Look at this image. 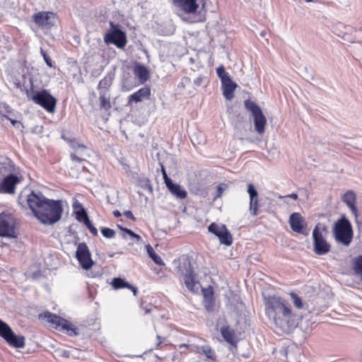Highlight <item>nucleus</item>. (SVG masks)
Returning <instances> with one entry per match:
<instances>
[{
  "label": "nucleus",
  "instance_id": "obj_12",
  "mask_svg": "<svg viewBox=\"0 0 362 362\" xmlns=\"http://www.w3.org/2000/svg\"><path fill=\"white\" fill-rule=\"evenodd\" d=\"M0 337H1L10 346L22 349L25 346V337L14 334L11 327L0 320Z\"/></svg>",
  "mask_w": 362,
  "mask_h": 362
},
{
  "label": "nucleus",
  "instance_id": "obj_47",
  "mask_svg": "<svg viewBox=\"0 0 362 362\" xmlns=\"http://www.w3.org/2000/svg\"><path fill=\"white\" fill-rule=\"evenodd\" d=\"M73 208H74V209H78V208H79V209H81V208H83V207H82L81 204L78 202H77V201H76V202H75L73 204Z\"/></svg>",
  "mask_w": 362,
  "mask_h": 362
},
{
  "label": "nucleus",
  "instance_id": "obj_29",
  "mask_svg": "<svg viewBox=\"0 0 362 362\" xmlns=\"http://www.w3.org/2000/svg\"><path fill=\"white\" fill-rule=\"evenodd\" d=\"M221 333L224 339L228 343L233 344L235 342L234 332L228 327H223L221 329Z\"/></svg>",
  "mask_w": 362,
  "mask_h": 362
},
{
  "label": "nucleus",
  "instance_id": "obj_48",
  "mask_svg": "<svg viewBox=\"0 0 362 362\" xmlns=\"http://www.w3.org/2000/svg\"><path fill=\"white\" fill-rule=\"evenodd\" d=\"M61 356H64L66 358L69 357V354L66 351H59Z\"/></svg>",
  "mask_w": 362,
  "mask_h": 362
},
{
  "label": "nucleus",
  "instance_id": "obj_1",
  "mask_svg": "<svg viewBox=\"0 0 362 362\" xmlns=\"http://www.w3.org/2000/svg\"><path fill=\"white\" fill-rule=\"evenodd\" d=\"M27 204L35 216L44 224H53L62 217V202L46 198L41 192H32L27 196Z\"/></svg>",
  "mask_w": 362,
  "mask_h": 362
},
{
  "label": "nucleus",
  "instance_id": "obj_16",
  "mask_svg": "<svg viewBox=\"0 0 362 362\" xmlns=\"http://www.w3.org/2000/svg\"><path fill=\"white\" fill-rule=\"evenodd\" d=\"M76 258L83 269H90L93 264V261L91 259L90 252L86 243H80L77 247Z\"/></svg>",
  "mask_w": 362,
  "mask_h": 362
},
{
  "label": "nucleus",
  "instance_id": "obj_25",
  "mask_svg": "<svg viewBox=\"0 0 362 362\" xmlns=\"http://www.w3.org/2000/svg\"><path fill=\"white\" fill-rule=\"evenodd\" d=\"M184 282L186 287L190 291H195L198 290V281L195 279L193 271L189 270L187 274H185L184 278Z\"/></svg>",
  "mask_w": 362,
  "mask_h": 362
},
{
  "label": "nucleus",
  "instance_id": "obj_20",
  "mask_svg": "<svg viewBox=\"0 0 362 362\" xmlns=\"http://www.w3.org/2000/svg\"><path fill=\"white\" fill-rule=\"evenodd\" d=\"M247 193L250 196V211L252 216H257L259 207L258 193L252 183L247 185Z\"/></svg>",
  "mask_w": 362,
  "mask_h": 362
},
{
  "label": "nucleus",
  "instance_id": "obj_17",
  "mask_svg": "<svg viewBox=\"0 0 362 362\" xmlns=\"http://www.w3.org/2000/svg\"><path fill=\"white\" fill-rule=\"evenodd\" d=\"M289 224L293 231L303 234V229L306 226L304 218L300 213L294 212L290 215Z\"/></svg>",
  "mask_w": 362,
  "mask_h": 362
},
{
  "label": "nucleus",
  "instance_id": "obj_43",
  "mask_svg": "<svg viewBox=\"0 0 362 362\" xmlns=\"http://www.w3.org/2000/svg\"><path fill=\"white\" fill-rule=\"evenodd\" d=\"M190 82V79L187 77H185L182 78V81L179 85V86H182V88H185L186 84Z\"/></svg>",
  "mask_w": 362,
  "mask_h": 362
},
{
  "label": "nucleus",
  "instance_id": "obj_7",
  "mask_svg": "<svg viewBox=\"0 0 362 362\" xmlns=\"http://www.w3.org/2000/svg\"><path fill=\"white\" fill-rule=\"evenodd\" d=\"M0 237L8 238L18 237L16 220L11 213L2 212L0 214Z\"/></svg>",
  "mask_w": 362,
  "mask_h": 362
},
{
  "label": "nucleus",
  "instance_id": "obj_45",
  "mask_svg": "<svg viewBox=\"0 0 362 362\" xmlns=\"http://www.w3.org/2000/svg\"><path fill=\"white\" fill-rule=\"evenodd\" d=\"M4 117H5L8 120H9L11 122V123L13 125V126H16V124H18L19 122L16 119H12L11 117H10L9 116H7V115H4Z\"/></svg>",
  "mask_w": 362,
  "mask_h": 362
},
{
  "label": "nucleus",
  "instance_id": "obj_8",
  "mask_svg": "<svg viewBox=\"0 0 362 362\" xmlns=\"http://www.w3.org/2000/svg\"><path fill=\"white\" fill-rule=\"evenodd\" d=\"M28 98L33 100L35 104L42 107L49 112H54L57 100L48 92V90L43 89L40 91H37L33 94L28 93Z\"/></svg>",
  "mask_w": 362,
  "mask_h": 362
},
{
  "label": "nucleus",
  "instance_id": "obj_31",
  "mask_svg": "<svg viewBox=\"0 0 362 362\" xmlns=\"http://www.w3.org/2000/svg\"><path fill=\"white\" fill-rule=\"evenodd\" d=\"M354 270L362 279V255L357 257L354 261Z\"/></svg>",
  "mask_w": 362,
  "mask_h": 362
},
{
  "label": "nucleus",
  "instance_id": "obj_30",
  "mask_svg": "<svg viewBox=\"0 0 362 362\" xmlns=\"http://www.w3.org/2000/svg\"><path fill=\"white\" fill-rule=\"evenodd\" d=\"M147 252L153 262L158 265H163L164 262L160 256L156 254L153 247L150 245L146 247Z\"/></svg>",
  "mask_w": 362,
  "mask_h": 362
},
{
  "label": "nucleus",
  "instance_id": "obj_11",
  "mask_svg": "<svg viewBox=\"0 0 362 362\" xmlns=\"http://www.w3.org/2000/svg\"><path fill=\"white\" fill-rule=\"evenodd\" d=\"M216 74L221 82V89L224 98L228 100H231L234 98V92L238 85L231 80L228 73L225 71L223 66H220L216 69Z\"/></svg>",
  "mask_w": 362,
  "mask_h": 362
},
{
  "label": "nucleus",
  "instance_id": "obj_46",
  "mask_svg": "<svg viewBox=\"0 0 362 362\" xmlns=\"http://www.w3.org/2000/svg\"><path fill=\"white\" fill-rule=\"evenodd\" d=\"M4 107L5 109V112L11 115H13V112L11 110V108L8 106V105H4Z\"/></svg>",
  "mask_w": 362,
  "mask_h": 362
},
{
  "label": "nucleus",
  "instance_id": "obj_2",
  "mask_svg": "<svg viewBox=\"0 0 362 362\" xmlns=\"http://www.w3.org/2000/svg\"><path fill=\"white\" fill-rule=\"evenodd\" d=\"M265 313L273 321L276 329L283 333L289 332L296 326V315L291 307L277 296L264 298Z\"/></svg>",
  "mask_w": 362,
  "mask_h": 362
},
{
  "label": "nucleus",
  "instance_id": "obj_6",
  "mask_svg": "<svg viewBox=\"0 0 362 362\" xmlns=\"http://www.w3.org/2000/svg\"><path fill=\"white\" fill-rule=\"evenodd\" d=\"M174 5L182 11L185 14L192 15V17L187 18L182 17V20L193 23L202 22L204 20V16L200 13L196 14L199 5L196 0H173Z\"/></svg>",
  "mask_w": 362,
  "mask_h": 362
},
{
  "label": "nucleus",
  "instance_id": "obj_41",
  "mask_svg": "<svg viewBox=\"0 0 362 362\" xmlns=\"http://www.w3.org/2000/svg\"><path fill=\"white\" fill-rule=\"evenodd\" d=\"M204 76H199L194 80V83L196 86H200L204 83Z\"/></svg>",
  "mask_w": 362,
  "mask_h": 362
},
{
  "label": "nucleus",
  "instance_id": "obj_28",
  "mask_svg": "<svg viewBox=\"0 0 362 362\" xmlns=\"http://www.w3.org/2000/svg\"><path fill=\"white\" fill-rule=\"evenodd\" d=\"M204 305L207 310H211L214 306V293L212 291L204 290Z\"/></svg>",
  "mask_w": 362,
  "mask_h": 362
},
{
  "label": "nucleus",
  "instance_id": "obj_26",
  "mask_svg": "<svg viewBox=\"0 0 362 362\" xmlns=\"http://www.w3.org/2000/svg\"><path fill=\"white\" fill-rule=\"evenodd\" d=\"M111 284L115 289L127 288L132 291L134 296H136L137 288L121 278H114L112 281Z\"/></svg>",
  "mask_w": 362,
  "mask_h": 362
},
{
  "label": "nucleus",
  "instance_id": "obj_40",
  "mask_svg": "<svg viewBox=\"0 0 362 362\" xmlns=\"http://www.w3.org/2000/svg\"><path fill=\"white\" fill-rule=\"evenodd\" d=\"M162 173H163V180H164V182H165V184L166 185V187L170 184L173 181L170 178H169L168 177V175L165 172V170L164 169V168L162 166Z\"/></svg>",
  "mask_w": 362,
  "mask_h": 362
},
{
  "label": "nucleus",
  "instance_id": "obj_35",
  "mask_svg": "<svg viewBox=\"0 0 362 362\" xmlns=\"http://www.w3.org/2000/svg\"><path fill=\"white\" fill-rule=\"evenodd\" d=\"M101 233L106 238H113L115 236V231L109 228H102Z\"/></svg>",
  "mask_w": 362,
  "mask_h": 362
},
{
  "label": "nucleus",
  "instance_id": "obj_13",
  "mask_svg": "<svg viewBox=\"0 0 362 362\" xmlns=\"http://www.w3.org/2000/svg\"><path fill=\"white\" fill-rule=\"evenodd\" d=\"M111 28L104 37L106 43H112L118 48H124L127 44V37L124 32L119 28L118 25L110 23Z\"/></svg>",
  "mask_w": 362,
  "mask_h": 362
},
{
  "label": "nucleus",
  "instance_id": "obj_27",
  "mask_svg": "<svg viewBox=\"0 0 362 362\" xmlns=\"http://www.w3.org/2000/svg\"><path fill=\"white\" fill-rule=\"evenodd\" d=\"M100 105L101 108L108 110L111 108V103L110 100L109 93L107 90L100 91Z\"/></svg>",
  "mask_w": 362,
  "mask_h": 362
},
{
  "label": "nucleus",
  "instance_id": "obj_37",
  "mask_svg": "<svg viewBox=\"0 0 362 362\" xmlns=\"http://www.w3.org/2000/svg\"><path fill=\"white\" fill-rule=\"evenodd\" d=\"M228 188V185L225 183H221L218 185L217 187V194L214 197V199H216L221 197L223 192L224 190H226Z\"/></svg>",
  "mask_w": 362,
  "mask_h": 362
},
{
  "label": "nucleus",
  "instance_id": "obj_14",
  "mask_svg": "<svg viewBox=\"0 0 362 362\" xmlns=\"http://www.w3.org/2000/svg\"><path fill=\"white\" fill-rule=\"evenodd\" d=\"M34 22L43 29H49L57 21V15L50 11H40L33 16Z\"/></svg>",
  "mask_w": 362,
  "mask_h": 362
},
{
  "label": "nucleus",
  "instance_id": "obj_44",
  "mask_svg": "<svg viewBox=\"0 0 362 362\" xmlns=\"http://www.w3.org/2000/svg\"><path fill=\"white\" fill-rule=\"evenodd\" d=\"M288 197L296 200L298 199V194L296 193H292V194H288L286 196H279L280 199H284V198H288Z\"/></svg>",
  "mask_w": 362,
  "mask_h": 362
},
{
  "label": "nucleus",
  "instance_id": "obj_21",
  "mask_svg": "<svg viewBox=\"0 0 362 362\" xmlns=\"http://www.w3.org/2000/svg\"><path fill=\"white\" fill-rule=\"evenodd\" d=\"M151 95V89L149 87L145 86L141 88L139 90L131 94L128 97V105L132 102L139 103L143 101L144 99L148 98Z\"/></svg>",
  "mask_w": 362,
  "mask_h": 362
},
{
  "label": "nucleus",
  "instance_id": "obj_33",
  "mask_svg": "<svg viewBox=\"0 0 362 362\" xmlns=\"http://www.w3.org/2000/svg\"><path fill=\"white\" fill-rule=\"evenodd\" d=\"M294 306L298 309H302L304 307V303L302 299L294 292L289 293Z\"/></svg>",
  "mask_w": 362,
  "mask_h": 362
},
{
  "label": "nucleus",
  "instance_id": "obj_51",
  "mask_svg": "<svg viewBox=\"0 0 362 362\" xmlns=\"http://www.w3.org/2000/svg\"><path fill=\"white\" fill-rule=\"evenodd\" d=\"M265 34H266V32L264 30L262 31L260 33L261 36H262V37H264L265 35Z\"/></svg>",
  "mask_w": 362,
  "mask_h": 362
},
{
  "label": "nucleus",
  "instance_id": "obj_9",
  "mask_svg": "<svg viewBox=\"0 0 362 362\" xmlns=\"http://www.w3.org/2000/svg\"><path fill=\"white\" fill-rule=\"evenodd\" d=\"M245 106L252 114L255 131L259 134H264L267 119L262 109L255 102L250 100L245 101Z\"/></svg>",
  "mask_w": 362,
  "mask_h": 362
},
{
  "label": "nucleus",
  "instance_id": "obj_39",
  "mask_svg": "<svg viewBox=\"0 0 362 362\" xmlns=\"http://www.w3.org/2000/svg\"><path fill=\"white\" fill-rule=\"evenodd\" d=\"M85 225L87 226V228L89 229L90 232L93 235H98V230L95 227H94L92 223H90L89 219H87L86 222H84Z\"/></svg>",
  "mask_w": 362,
  "mask_h": 362
},
{
  "label": "nucleus",
  "instance_id": "obj_23",
  "mask_svg": "<svg viewBox=\"0 0 362 362\" xmlns=\"http://www.w3.org/2000/svg\"><path fill=\"white\" fill-rule=\"evenodd\" d=\"M74 152L71 154V158L73 161L81 163L84 160L82 158L85 156L86 147L82 144H73L71 145Z\"/></svg>",
  "mask_w": 362,
  "mask_h": 362
},
{
  "label": "nucleus",
  "instance_id": "obj_34",
  "mask_svg": "<svg viewBox=\"0 0 362 362\" xmlns=\"http://www.w3.org/2000/svg\"><path fill=\"white\" fill-rule=\"evenodd\" d=\"M76 218L80 221L86 222L87 219H89L83 208H81L80 210L76 211Z\"/></svg>",
  "mask_w": 362,
  "mask_h": 362
},
{
  "label": "nucleus",
  "instance_id": "obj_5",
  "mask_svg": "<svg viewBox=\"0 0 362 362\" xmlns=\"http://www.w3.org/2000/svg\"><path fill=\"white\" fill-rule=\"evenodd\" d=\"M327 228L317 224L313 230V250L317 255H324L330 251L331 246L325 239Z\"/></svg>",
  "mask_w": 362,
  "mask_h": 362
},
{
  "label": "nucleus",
  "instance_id": "obj_52",
  "mask_svg": "<svg viewBox=\"0 0 362 362\" xmlns=\"http://www.w3.org/2000/svg\"><path fill=\"white\" fill-rule=\"evenodd\" d=\"M307 2H311L313 1V0H305Z\"/></svg>",
  "mask_w": 362,
  "mask_h": 362
},
{
  "label": "nucleus",
  "instance_id": "obj_22",
  "mask_svg": "<svg viewBox=\"0 0 362 362\" xmlns=\"http://www.w3.org/2000/svg\"><path fill=\"white\" fill-rule=\"evenodd\" d=\"M134 74L141 83H144L150 77L148 69L141 64H136L134 67Z\"/></svg>",
  "mask_w": 362,
  "mask_h": 362
},
{
  "label": "nucleus",
  "instance_id": "obj_18",
  "mask_svg": "<svg viewBox=\"0 0 362 362\" xmlns=\"http://www.w3.org/2000/svg\"><path fill=\"white\" fill-rule=\"evenodd\" d=\"M342 201L347 205L354 214L356 224L359 225L358 210L356 206V196L354 192L347 191L342 197Z\"/></svg>",
  "mask_w": 362,
  "mask_h": 362
},
{
  "label": "nucleus",
  "instance_id": "obj_32",
  "mask_svg": "<svg viewBox=\"0 0 362 362\" xmlns=\"http://www.w3.org/2000/svg\"><path fill=\"white\" fill-rule=\"evenodd\" d=\"M112 82V78L110 76H106L104 78H103L99 84H98V88L99 90H107L108 92V88L111 86Z\"/></svg>",
  "mask_w": 362,
  "mask_h": 362
},
{
  "label": "nucleus",
  "instance_id": "obj_50",
  "mask_svg": "<svg viewBox=\"0 0 362 362\" xmlns=\"http://www.w3.org/2000/svg\"><path fill=\"white\" fill-rule=\"evenodd\" d=\"M158 339L159 340L158 343L157 344V346H158L161 343H162V340H161V337L160 336H158Z\"/></svg>",
  "mask_w": 362,
  "mask_h": 362
},
{
  "label": "nucleus",
  "instance_id": "obj_38",
  "mask_svg": "<svg viewBox=\"0 0 362 362\" xmlns=\"http://www.w3.org/2000/svg\"><path fill=\"white\" fill-rule=\"evenodd\" d=\"M40 53L43 57V59L49 67H52V62L51 58L47 54V53L43 50L42 48L40 49Z\"/></svg>",
  "mask_w": 362,
  "mask_h": 362
},
{
  "label": "nucleus",
  "instance_id": "obj_3",
  "mask_svg": "<svg viewBox=\"0 0 362 362\" xmlns=\"http://www.w3.org/2000/svg\"><path fill=\"white\" fill-rule=\"evenodd\" d=\"M21 179L16 175V169L11 160L0 161V193L13 194Z\"/></svg>",
  "mask_w": 362,
  "mask_h": 362
},
{
  "label": "nucleus",
  "instance_id": "obj_24",
  "mask_svg": "<svg viewBox=\"0 0 362 362\" xmlns=\"http://www.w3.org/2000/svg\"><path fill=\"white\" fill-rule=\"evenodd\" d=\"M170 193L178 199H183L187 197V191L181 185L172 182L167 186Z\"/></svg>",
  "mask_w": 362,
  "mask_h": 362
},
{
  "label": "nucleus",
  "instance_id": "obj_10",
  "mask_svg": "<svg viewBox=\"0 0 362 362\" xmlns=\"http://www.w3.org/2000/svg\"><path fill=\"white\" fill-rule=\"evenodd\" d=\"M43 317L56 329L64 331L69 336L77 335L76 327L66 320L49 312L45 313Z\"/></svg>",
  "mask_w": 362,
  "mask_h": 362
},
{
  "label": "nucleus",
  "instance_id": "obj_4",
  "mask_svg": "<svg viewBox=\"0 0 362 362\" xmlns=\"http://www.w3.org/2000/svg\"><path fill=\"white\" fill-rule=\"evenodd\" d=\"M333 233L337 242L349 246L353 238V230L350 221L346 217H341L334 224Z\"/></svg>",
  "mask_w": 362,
  "mask_h": 362
},
{
  "label": "nucleus",
  "instance_id": "obj_49",
  "mask_svg": "<svg viewBox=\"0 0 362 362\" xmlns=\"http://www.w3.org/2000/svg\"><path fill=\"white\" fill-rule=\"evenodd\" d=\"M113 214L115 217H119L121 216V213L118 210L114 211Z\"/></svg>",
  "mask_w": 362,
  "mask_h": 362
},
{
  "label": "nucleus",
  "instance_id": "obj_42",
  "mask_svg": "<svg viewBox=\"0 0 362 362\" xmlns=\"http://www.w3.org/2000/svg\"><path fill=\"white\" fill-rule=\"evenodd\" d=\"M124 215L127 217L128 218L132 220V221H134L135 220V217L134 216V214H132V212L129 210H127V211H125L124 212Z\"/></svg>",
  "mask_w": 362,
  "mask_h": 362
},
{
  "label": "nucleus",
  "instance_id": "obj_36",
  "mask_svg": "<svg viewBox=\"0 0 362 362\" xmlns=\"http://www.w3.org/2000/svg\"><path fill=\"white\" fill-rule=\"evenodd\" d=\"M119 228L124 231V233H127L129 235H130L132 238H134L136 240V241H139L141 240V237L140 235L136 234L135 233H134L132 230L130 229H128L127 228H123L122 226H118Z\"/></svg>",
  "mask_w": 362,
  "mask_h": 362
},
{
  "label": "nucleus",
  "instance_id": "obj_19",
  "mask_svg": "<svg viewBox=\"0 0 362 362\" xmlns=\"http://www.w3.org/2000/svg\"><path fill=\"white\" fill-rule=\"evenodd\" d=\"M183 347L188 348L191 352H197L204 354L208 359L216 360V354L214 351L209 346H198L192 344H182L179 345L181 349Z\"/></svg>",
  "mask_w": 362,
  "mask_h": 362
},
{
  "label": "nucleus",
  "instance_id": "obj_15",
  "mask_svg": "<svg viewBox=\"0 0 362 362\" xmlns=\"http://www.w3.org/2000/svg\"><path fill=\"white\" fill-rule=\"evenodd\" d=\"M209 232L216 235L221 244L230 245L233 242V238L225 225H218L212 223L208 227Z\"/></svg>",
  "mask_w": 362,
  "mask_h": 362
}]
</instances>
